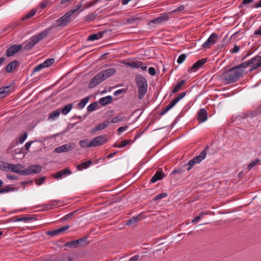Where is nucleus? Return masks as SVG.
<instances>
[{
	"label": "nucleus",
	"instance_id": "obj_60",
	"mask_svg": "<svg viewBox=\"0 0 261 261\" xmlns=\"http://www.w3.org/2000/svg\"><path fill=\"white\" fill-rule=\"evenodd\" d=\"M13 222H19V221H25V222H27L28 221L27 220V215L24 217H20V218H18L16 219H15L14 220L12 221Z\"/></svg>",
	"mask_w": 261,
	"mask_h": 261
},
{
	"label": "nucleus",
	"instance_id": "obj_64",
	"mask_svg": "<svg viewBox=\"0 0 261 261\" xmlns=\"http://www.w3.org/2000/svg\"><path fill=\"white\" fill-rule=\"evenodd\" d=\"M45 261H63L62 259H60L59 257H55L51 258H48Z\"/></svg>",
	"mask_w": 261,
	"mask_h": 261
},
{
	"label": "nucleus",
	"instance_id": "obj_59",
	"mask_svg": "<svg viewBox=\"0 0 261 261\" xmlns=\"http://www.w3.org/2000/svg\"><path fill=\"white\" fill-rule=\"evenodd\" d=\"M33 183V181L32 180H28V181L24 180V181H21L20 183V185L23 186H24L23 188L24 189L26 185H27V184L32 185Z\"/></svg>",
	"mask_w": 261,
	"mask_h": 261
},
{
	"label": "nucleus",
	"instance_id": "obj_28",
	"mask_svg": "<svg viewBox=\"0 0 261 261\" xmlns=\"http://www.w3.org/2000/svg\"><path fill=\"white\" fill-rule=\"evenodd\" d=\"M186 80H181L173 88L171 91L172 93H175L179 91V90L181 88V87L186 84Z\"/></svg>",
	"mask_w": 261,
	"mask_h": 261
},
{
	"label": "nucleus",
	"instance_id": "obj_33",
	"mask_svg": "<svg viewBox=\"0 0 261 261\" xmlns=\"http://www.w3.org/2000/svg\"><path fill=\"white\" fill-rule=\"evenodd\" d=\"M90 97L89 96H87L83 99L77 105L78 108L82 109L86 105L88 101L89 100Z\"/></svg>",
	"mask_w": 261,
	"mask_h": 261
},
{
	"label": "nucleus",
	"instance_id": "obj_25",
	"mask_svg": "<svg viewBox=\"0 0 261 261\" xmlns=\"http://www.w3.org/2000/svg\"><path fill=\"white\" fill-rule=\"evenodd\" d=\"M113 100V97L111 96H107L102 97L99 99V103L103 106H107Z\"/></svg>",
	"mask_w": 261,
	"mask_h": 261
},
{
	"label": "nucleus",
	"instance_id": "obj_44",
	"mask_svg": "<svg viewBox=\"0 0 261 261\" xmlns=\"http://www.w3.org/2000/svg\"><path fill=\"white\" fill-rule=\"evenodd\" d=\"M255 59V62H256V64H254V68H258L261 67V56H256L254 57Z\"/></svg>",
	"mask_w": 261,
	"mask_h": 261
},
{
	"label": "nucleus",
	"instance_id": "obj_23",
	"mask_svg": "<svg viewBox=\"0 0 261 261\" xmlns=\"http://www.w3.org/2000/svg\"><path fill=\"white\" fill-rule=\"evenodd\" d=\"M106 32L107 31H100L97 33L91 34L88 36L87 41H94L100 39Z\"/></svg>",
	"mask_w": 261,
	"mask_h": 261
},
{
	"label": "nucleus",
	"instance_id": "obj_29",
	"mask_svg": "<svg viewBox=\"0 0 261 261\" xmlns=\"http://www.w3.org/2000/svg\"><path fill=\"white\" fill-rule=\"evenodd\" d=\"M72 108L73 105L72 103H69L65 106L60 111L63 114L66 115L71 110Z\"/></svg>",
	"mask_w": 261,
	"mask_h": 261
},
{
	"label": "nucleus",
	"instance_id": "obj_41",
	"mask_svg": "<svg viewBox=\"0 0 261 261\" xmlns=\"http://www.w3.org/2000/svg\"><path fill=\"white\" fill-rule=\"evenodd\" d=\"M172 107H171L170 105L168 104L164 109H163L159 114L158 118H160V116L165 114L166 112H167L169 110H170Z\"/></svg>",
	"mask_w": 261,
	"mask_h": 261
},
{
	"label": "nucleus",
	"instance_id": "obj_30",
	"mask_svg": "<svg viewBox=\"0 0 261 261\" xmlns=\"http://www.w3.org/2000/svg\"><path fill=\"white\" fill-rule=\"evenodd\" d=\"M18 188L12 186V185H8L4 188H2L3 193H7L11 191H15L18 190Z\"/></svg>",
	"mask_w": 261,
	"mask_h": 261
},
{
	"label": "nucleus",
	"instance_id": "obj_62",
	"mask_svg": "<svg viewBox=\"0 0 261 261\" xmlns=\"http://www.w3.org/2000/svg\"><path fill=\"white\" fill-rule=\"evenodd\" d=\"M245 113H242L236 117V119L239 120L247 119Z\"/></svg>",
	"mask_w": 261,
	"mask_h": 261
},
{
	"label": "nucleus",
	"instance_id": "obj_47",
	"mask_svg": "<svg viewBox=\"0 0 261 261\" xmlns=\"http://www.w3.org/2000/svg\"><path fill=\"white\" fill-rule=\"evenodd\" d=\"M27 137H28V133H27V132L25 131L22 134V136H20V138H19V141H18L19 143H22L25 141V140L27 139Z\"/></svg>",
	"mask_w": 261,
	"mask_h": 261
},
{
	"label": "nucleus",
	"instance_id": "obj_6",
	"mask_svg": "<svg viewBox=\"0 0 261 261\" xmlns=\"http://www.w3.org/2000/svg\"><path fill=\"white\" fill-rule=\"evenodd\" d=\"M218 38V36L217 34L212 33L207 40L202 45V48L203 49L210 48L212 45L216 42Z\"/></svg>",
	"mask_w": 261,
	"mask_h": 261
},
{
	"label": "nucleus",
	"instance_id": "obj_56",
	"mask_svg": "<svg viewBox=\"0 0 261 261\" xmlns=\"http://www.w3.org/2000/svg\"><path fill=\"white\" fill-rule=\"evenodd\" d=\"M253 0H243V1L240 4L239 8L242 7L243 6L248 5L251 3Z\"/></svg>",
	"mask_w": 261,
	"mask_h": 261
},
{
	"label": "nucleus",
	"instance_id": "obj_48",
	"mask_svg": "<svg viewBox=\"0 0 261 261\" xmlns=\"http://www.w3.org/2000/svg\"><path fill=\"white\" fill-rule=\"evenodd\" d=\"M186 55L185 54H181L180 55L178 59H177V63L179 64H181L186 59Z\"/></svg>",
	"mask_w": 261,
	"mask_h": 261
},
{
	"label": "nucleus",
	"instance_id": "obj_10",
	"mask_svg": "<svg viewBox=\"0 0 261 261\" xmlns=\"http://www.w3.org/2000/svg\"><path fill=\"white\" fill-rule=\"evenodd\" d=\"M103 81V80L101 77L100 74L98 73V74H96L89 82L88 84V87L90 89H92L102 82Z\"/></svg>",
	"mask_w": 261,
	"mask_h": 261
},
{
	"label": "nucleus",
	"instance_id": "obj_31",
	"mask_svg": "<svg viewBox=\"0 0 261 261\" xmlns=\"http://www.w3.org/2000/svg\"><path fill=\"white\" fill-rule=\"evenodd\" d=\"M79 211V210H77L76 211H73L72 212H70V213L66 215L64 217H63L61 219L60 221L62 222H64L68 220L69 219L72 218L73 216L75 214L76 212H77Z\"/></svg>",
	"mask_w": 261,
	"mask_h": 261
},
{
	"label": "nucleus",
	"instance_id": "obj_49",
	"mask_svg": "<svg viewBox=\"0 0 261 261\" xmlns=\"http://www.w3.org/2000/svg\"><path fill=\"white\" fill-rule=\"evenodd\" d=\"M92 164V160H89L88 161L84 162L81 164L83 169L88 168Z\"/></svg>",
	"mask_w": 261,
	"mask_h": 261
},
{
	"label": "nucleus",
	"instance_id": "obj_57",
	"mask_svg": "<svg viewBox=\"0 0 261 261\" xmlns=\"http://www.w3.org/2000/svg\"><path fill=\"white\" fill-rule=\"evenodd\" d=\"M149 74L152 76H154L156 74V70L153 67H150L148 68Z\"/></svg>",
	"mask_w": 261,
	"mask_h": 261
},
{
	"label": "nucleus",
	"instance_id": "obj_52",
	"mask_svg": "<svg viewBox=\"0 0 261 261\" xmlns=\"http://www.w3.org/2000/svg\"><path fill=\"white\" fill-rule=\"evenodd\" d=\"M127 90V88H123V89H119L114 92V95L116 96H118L123 93L126 92Z\"/></svg>",
	"mask_w": 261,
	"mask_h": 261
},
{
	"label": "nucleus",
	"instance_id": "obj_37",
	"mask_svg": "<svg viewBox=\"0 0 261 261\" xmlns=\"http://www.w3.org/2000/svg\"><path fill=\"white\" fill-rule=\"evenodd\" d=\"M246 118H253L256 117L258 114V112L256 111H249L245 112Z\"/></svg>",
	"mask_w": 261,
	"mask_h": 261
},
{
	"label": "nucleus",
	"instance_id": "obj_16",
	"mask_svg": "<svg viewBox=\"0 0 261 261\" xmlns=\"http://www.w3.org/2000/svg\"><path fill=\"white\" fill-rule=\"evenodd\" d=\"M116 69L114 68H109L106 70H102L99 72L103 81L111 76L116 73Z\"/></svg>",
	"mask_w": 261,
	"mask_h": 261
},
{
	"label": "nucleus",
	"instance_id": "obj_34",
	"mask_svg": "<svg viewBox=\"0 0 261 261\" xmlns=\"http://www.w3.org/2000/svg\"><path fill=\"white\" fill-rule=\"evenodd\" d=\"M97 15V14H95V13H91L86 16L84 18V20L87 22L92 21L95 19Z\"/></svg>",
	"mask_w": 261,
	"mask_h": 261
},
{
	"label": "nucleus",
	"instance_id": "obj_4",
	"mask_svg": "<svg viewBox=\"0 0 261 261\" xmlns=\"http://www.w3.org/2000/svg\"><path fill=\"white\" fill-rule=\"evenodd\" d=\"M87 239L88 237H84L77 240L67 242L64 244V246L70 248H75L87 246L89 244V242L87 241Z\"/></svg>",
	"mask_w": 261,
	"mask_h": 261
},
{
	"label": "nucleus",
	"instance_id": "obj_17",
	"mask_svg": "<svg viewBox=\"0 0 261 261\" xmlns=\"http://www.w3.org/2000/svg\"><path fill=\"white\" fill-rule=\"evenodd\" d=\"M209 146L206 145L204 149L200 152L199 155L193 158L196 163H200L205 158L207 151L209 150Z\"/></svg>",
	"mask_w": 261,
	"mask_h": 261
},
{
	"label": "nucleus",
	"instance_id": "obj_35",
	"mask_svg": "<svg viewBox=\"0 0 261 261\" xmlns=\"http://www.w3.org/2000/svg\"><path fill=\"white\" fill-rule=\"evenodd\" d=\"M36 13V11L34 9H32L28 12L26 15H25L24 16H23L21 18L22 20H24L28 19H29L33 17Z\"/></svg>",
	"mask_w": 261,
	"mask_h": 261
},
{
	"label": "nucleus",
	"instance_id": "obj_63",
	"mask_svg": "<svg viewBox=\"0 0 261 261\" xmlns=\"http://www.w3.org/2000/svg\"><path fill=\"white\" fill-rule=\"evenodd\" d=\"M240 47L239 46H238L237 45H235L234 46V47L233 48H232L231 50H230V53H232V54H233V53H237L238 52H239V51L240 50Z\"/></svg>",
	"mask_w": 261,
	"mask_h": 261
},
{
	"label": "nucleus",
	"instance_id": "obj_40",
	"mask_svg": "<svg viewBox=\"0 0 261 261\" xmlns=\"http://www.w3.org/2000/svg\"><path fill=\"white\" fill-rule=\"evenodd\" d=\"M143 64V63L141 61H135L129 63V65L132 68H140V67H141Z\"/></svg>",
	"mask_w": 261,
	"mask_h": 261
},
{
	"label": "nucleus",
	"instance_id": "obj_51",
	"mask_svg": "<svg viewBox=\"0 0 261 261\" xmlns=\"http://www.w3.org/2000/svg\"><path fill=\"white\" fill-rule=\"evenodd\" d=\"M124 119L122 117H120L119 116H115L112 118L111 122L113 123H115L118 122L122 121Z\"/></svg>",
	"mask_w": 261,
	"mask_h": 261
},
{
	"label": "nucleus",
	"instance_id": "obj_19",
	"mask_svg": "<svg viewBox=\"0 0 261 261\" xmlns=\"http://www.w3.org/2000/svg\"><path fill=\"white\" fill-rule=\"evenodd\" d=\"M207 119V112L205 109H201L197 114V120L201 123L205 121Z\"/></svg>",
	"mask_w": 261,
	"mask_h": 261
},
{
	"label": "nucleus",
	"instance_id": "obj_21",
	"mask_svg": "<svg viewBox=\"0 0 261 261\" xmlns=\"http://www.w3.org/2000/svg\"><path fill=\"white\" fill-rule=\"evenodd\" d=\"M72 146L69 144H65L55 148V151L58 153L65 152L71 150Z\"/></svg>",
	"mask_w": 261,
	"mask_h": 261
},
{
	"label": "nucleus",
	"instance_id": "obj_55",
	"mask_svg": "<svg viewBox=\"0 0 261 261\" xmlns=\"http://www.w3.org/2000/svg\"><path fill=\"white\" fill-rule=\"evenodd\" d=\"M43 68H45L43 65V63L37 65L34 68L33 72H38V71H40L41 69H43Z\"/></svg>",
	"mask_w": 261,
	"mask_h": 261
},
{
	"label": "nucleus",
	"instance_id": "obj_22",
	"mask_svg": "<svg viewBox=\"0 0 261 261\" xmlns=\"http://www.w3.org/2000/svg\"><path fill=\"white\" fill-rule=\"evenodd\" d=\"M165 176V174L161 171H158L152 177L150 182L151 183H154L159 180H161L164 178Z\"/></svg>",
	"mask_w": 261,
	"mask_h": 261
},
{
	"label": "nucleus",
	"instance_id": "obj_9",
	"mask_svg": "<svg viewBox=\"0 0 261 261\" xmlns=\"http://www.w3.org/2000/svg\"><path fill=\"white\" fill-rule=\"evenodd\" d=\"M107 141L106 135H100L94 138L91 141V145H93V147L102 145L107 143Z\"/></svg>",
	"mask_w": 261,
	"mask_h": 261
},
{
	"label": "nucleus",
	"instance_id": "obj_20",
	"mask_svg": "<svg viewBox=\"0 0 261 261\" xmlns=\"http://www.w3.org/2000/svg\"><path fill=\"white\" fill-rule=\"evenodd\" d=\"M71 173V170L68 168H66L57 172L55 174H53V176L55 178L59 179L61 178L63 175H70Z\"/></svg>",
	"mask_w": 261,
	"mask_h": 261
},
{
	"label": "nucleus",
	"instance_id": "obj_36",
	"mask_svg": "<svg viewBox=\"0 0 261 261\" xmlns=\"http://www.w3.org/2000/svg\"><path fill=\"white\" fill-rule=\"evenodd\" d=\"M98 105V103L97 101H94V102H92L90 105H89L88 107H87V111L88 112H92V111L95 110L97 109Z\"/></svg>",
	"mask_w": 261,
	"mask_h": 261
},
{
	"label": "nucleus",
	"instance_id": "obj_43",
	"mask_svg": "<svg viewBox=\"0 0 261 261\" xmlns=\"http://www.w3.org/2000/svg\"><path fill=\"white\" fill-rule=\"evenodd\" d=\"M45 179L46 177L43 176L40 178L35 179L34 181L37 185L40 186L44 182Z\"/></svg>",
	"mask_w": 261,
	"mask_h": 261
},
{
	"label": "nucleus",
	"instance_id": "obj_27",
	"mask_svg": "<svg viewBox=\"0 0 261 261\" xmlns=\"http://www.w3.org/2000/svg\"><path fill=\"white\" fill-rule=\"evenodd\" d=\"M79 144L83 148H89L93 147L91 145V141L89 142L88 139H83L80 141Z\"/></svg>",
	"mask_w": 261,
	"mask_h": 261
},
{
	"label": "nucleus",
	"instance_id": "obj_11",
	"mask_svg": "<svg viewBox=\"0 0 261 261\" xmlns=\"http://www.w3.org/2000/svg\"><path fill=\"white\" fill-rule=\"evenodd\" d=\"M24 166L20 164H12V172L18 174L19 175L24 176L25 175V170Z\"/></svg>",
	"mask_w": 261,
	"mask_h": 261
},
{
	"label": "nucleus",
	"instance_id": "obj_32",
	"mask_svg": "<svg viewBox=\"0 0 261 261\" xmlns=\"http://www.w3.org/2000/svg\"><path fill=\"white\" fill-rule=\"evenodd\" d=\"M141 220L140 218V215H138L136 217H133L131 219L127 220L125 223L126 225H130L131 224L137 222Z\"/></svg>",
	"mask_w": 261,
	"mask_h": 261
},
{
	"label": "nucleus",
	"instance_id": "obj_58",
	"mask_svg": "<svg viewBox=\"0 0 261 261\" xmlns=\"http://www.w3.org/2000/svg\"><path fill=\"white\" fill-rule=\"evenodd\" d=\"M7 178L10 180H18V177L15 175H11L10 174H8L6 175Z\"/></svg>",
	"mask_w": 261,
	"mask_h": 261
},
{
	"label": "nucleus",
	"instance_id": "obj_14",
	"mask_svg": "<svg viewBox=\"0 0 261 261\" xmlns=\"http://www.w3.org/2000/svg\"><path fill=\"white\" fill-rule=\"evenodd\" d=\"M207 58H202V59L198 60L192 66V67L188 69V71L190 72L193 70L195 71L202 67L203 65L207 62Z\"/></svg>",
	"mask_w": 261,
	"mask_h": 261
},
{
	"label": "nucleus",
	"instance_id": "obj_54",
	"mask_svg": "<svg viewBox=\"0 0 261 261\" xmlns=\"http://www.w3.org/2000/svg\"><path fill=\"white\" fill-rule=\"evenodd\" d=\"M27 220L29 221H35L38 220V218L35 215H27Z\"/></svg>",
	"mask_w": 261,
	"mask_h": 261
},
{
	"label": "nucleus",
	"instance_id": "obj_45",
	"mask_svg": "<svg viewBox=\"0 0 261 261\" xmlns=\"http://www.w3.org/2000/svg\"><path fill=\"white\" fill-rule=\"evenodd\" d=\"M132 141L131 140H123L121 141L119 144V146L120 148H123L127 146V144L132 143Z\"/></svg>",
	"mask_w": 261,
	"mask_h": 261
},
{
	"label": "nucleus",
	"instance_id": "obj_18",
	"mask_svg": "<svg viewBox=\"0 0 261 261\" xmlns=\"http://www.w3.org/2000/svg\"><path fill=\"white\" fill-rule=\"evenodd\" d=\"M110 122L109 121H105L102 123H100L97 125L95 127H93L91 130V133L94 134L97 131H100L104 129L109 126Z\"/></svg>",
	"mask_w": 261,
	"mask_h": 261
},
{
	"label": "nucleus",
	"instance_id": "obj_13",
	"mask_svg": "<svg viewBox=\"0 0 261 261\" xmlns=\"http://www.w3.org/2000/svg\"><path fill=\"white\" fill-rule=\"evenodd\" d=\"M169 14H170L169 13H162L161 14V16L158 17V18L151 20L148 24L151 23H156V24H160L165 21H167L169 19Z\"/></svg>",
	"mask_w": 261,
	"mask_h": 261
},
{
	"label": "nucleus",
	"instance_id": "obj_8",
	"mask_svg": "<svg viewBox=\"0 0 261 261\" xmlns=\"http://www.w3.org/2000/svg\"><path fill=\"white\" fill-rule=\"evenodd\" d=\"M22 48L21 44H13L9 46L6 50V56L8 57L13 56Z\"/></svg>",
	"mask_w": 261,
	"mask_h": 261
},
{
	"label": "nucleus",
	"instance_id": "obj_5",
	"mask_svg": "<svg viewBox=\"0 0 261 261\" xmlns=\"http://www.w3.org/2000/svg\"><path fill=\"white\" fill-rule=\"evenodd\" d=\"M74 13V11H69L64 14L63 16L57 20V27H65L71 21L70 16Z\"/></svg>",
	"mask_w": 261,
	"mask_h": 261
},
{
	"label": "nucleus",
	"instance_id": "obj_38",
	"mask_svg": "<svg viewBox=\"0 0 261 261\" xmlns=\"http://www.w3.org/2000/svg\"><path fill=\"white\" fill-rule=\"evenodd\" d=\"M61 113V111L59 110H55L51 113H50L48 118L51 119H55V118H57L60 114Z\"/></svg>",
	"mask_w": 261,
	"mask_h": 261
},
{
	"label": "nucleus",
	"instance_id": "obj_53",
	"mask_svg": "<svg viewBox=\"0 0 261 261\" xmlns=\"http://www.w3.org/2000/svg\"><path fill=\"white\" fill-rule=\"evenodd\" d=\"M167 196V194L166 193H162L157 195L155 198H154V200H156L159 199H161L163 198H164Z\"/></svg>",
	"mask_w": 261,
	"mask_h": 261
},
{
	"label": "nucleus",
	"instance_id": "obj_12",
	"mask_svg": "<svg viewBox=\"0 0 261 261\" xmlns=\"http://www.w3.org/2000/svg\"><path fill=\"white\" fill-rule=\"evenodd\" d=\"M69 227H70L69 225H65V226H63L61 227V228H59L56 230H47L46 232V234L50 236H57L61 233H63L65 231L67 230V229H68L69 228Z\"/></svg>",
	"mask_w": 261,
	"mask_h": 261
},
{
	"label": "nucleus",
	"instance_id": "obj_42",
	"mask_svg": "<svg viewBox=\"0 0 261 261\" xmlns=\"http://www.w3.org/2000/svg\"><path fill=\"white\" fill-rule=\"evenodd\" d=\"M196 164H197V163L195 162V161H194V160L193 158L192 159L190 160L189 161L188 164H185V166H188V168H187V170L189 171L193 167V166Z\"/></svg>",
	"mask_w": 261,
	"mask_h": 261
},
{
	"label": "nucleus",
	"instance_id": "obj_61",
	"mask_svg": "<svg viewBox=\"0 0 261 261\" xmlns=\"http://www.w3.org/2000/svg\"><path fill=\"white\" fill-rule=\"evenodd\" d=\"M179 100L175 97L172 101L169 103L171 107H173Z\"/></svg>",
	"mask_w": 261,
	"mask_h": 261
},
{
	"label": "nucleus",
	"instance_id": "obj_39",
	"mask_svg": "<svg viewBox=\"0 0 261 261\" xmlns=\"http://www.w3.org/2000/svg\"><path fill=\"white\" fill-rule=\"evenodd\" d=\"M55 62V59L54 58H49L46 59L43 63V65L44 67H48L50 66L52 64H54Z\"/></svg>",
	"mask_w": 261,
	"mask_h": 261
},
{
	"label": "nucleus",
	"instance_id": "obj_50",
	"mask_svg": "<svg viewBox=\"0 0 261 261\" xmlns=\"http://www.w3.org/2000/svg\"><path fill=\"white\" fill-rule=\"evenodd\" d=\"M260 162L259 159H255L254 161H252L248 165V168L250 170L253 167H254L257 163Z\"/></svg>",
	"mask_w": 261,
	"mask_h": 261
},
{
	"label": "nucleus",
	"instance_id": "obj_2",
	"mask_svg": "<svg viewBox=\"0 0 261 261\" xmlns=\"http://www.w3.org/2000/svg\"><path fill=\"white\" fill-rule=\"evenodd\" d=\"M54 27V25H53L37 35L32 36L30 40V41L22 48V50H30L32 49L33 46L40 40L47 37L48 34L51 31H52L53 28Z\"/></svg>",
	"mask_w": 261,
	"mask_h": 261
},
{
	"label": "nucleus",
	"instance_id": "obj_15",
	"mask_svg": "<svg viewBox=\"0 0 261 261\" xmlns=\"http://www.w3.org/2000/svg\"><path fill=\"white\" fill-rule=\"evenodd\" d=\"M20 65V63L18 60H14L10 62L5 68L6 72L11 73L14 71L17 67Z\"/></svg>",
	"mask_w": 261,
	"mask_h": 261
},
{
	"label": "nucleus",
	"instance_id": "obj_7",
	"mask_svg": "<svg viewBox=\"0 0 261 261\" xmlns=\"http://www.w3.org/2000/svg\"><path fill=\"white\" fill-rule=\"evenodd\" d=\"M42 167L40 165L35 164L29 166L25 170L24 173H25V175H29L33 174H38L41 172Z\"/></svg>",
	"mask_w": 261,
	"mask_h": 261
},
{
	"label": "nucleus",
	"instance_id": "obj_46",
	"mask_svg": "<svg viewBox=\"0 0 261 261\" xmlns=\"http://www.w3.org/2000/svg\"><path fill=\"white\" fill-rule=\"evenodd\" d=\"M185 6L182 5L179 6L178 8L173 10L171 12H169V13H170V14H172L174 13L178 12L183 11L185 9Z\"/></svg>",
	"mask_w": 261,
	"mask_h": 261
},
{
	"label": "nucleus",
	"instance_id": "obj_24",
	"mask_svg": "<svg viewBox=\"0 0 261 261\" xmlns=\"http://www.w3.org/2000/svg\"><path fill=\"white\" fill-rule=\"evenodd\" d=\"M0 169L6 171H10L12 172V164L0 161Z\"/></svg>",
	"mask_w": 261,
	"mask_h": 261
},
{
	"label": "nucleus",
	"instance_id": "obj_1",
	"mask_svg": "<svg viewBox=\"0 0 261 261\" xmlns=\"http://www.w3.org/2000/svg\"><path fill=\"white\" fill-rule=\"evenodd\" d=\"M244 70L236 66L223 72L220 78L225 84H229L237 82L244 75Z\"/></svg>",
	"mask_w": 261,
	"mask_h": 261
},
{
	"label": "nucleus",
	"instance_id": "obj_26",
	"mask_svg": "<svg viewBox=\"0 0 261 261\" xmlns=\"http://www.w3.org/2000/svg\"><path fill=\"white\" fill-rule=\"evenodd\" d=\"M255 59H256L254 58V57L246 62H243V63L238 65V67H239L240 69H242L243 68H246L250 65L255 64L254 63L255 62Z\"/></svg>",
	"mask_w": 261,
	"mask_h": 261
},
{
	"label": "nucleus",
	"instance_id": "obj_3",
	"mask_svg": "<svg viewBox=\"0 0 261 261\" xmlns=\"http://www.w3.org/2000/svg\"><path fill=\"white\" fill-rule=\"evenodd\" d=\"M135 82L138 87V98L141 100L144 98L147 91V80L142 75L138 74L135 76Z\"/></svg>",
	"mask_w": 261,
	"mask_h": 261
}]
</instances>
